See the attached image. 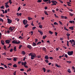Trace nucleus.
Instances as JSON below:
<instances>
[{
	"label": "nucleus",
	"instance_id": "f257e3e1",
	"mask_svg": "<svg viewBox=\"0 0 75 75\" xmlns=\"http://www.w3.org/2000/svg\"><path fill=\"white\" fill-rule=\"evenodd\" d=\"M29 56H31V59H34L35 58L37 57L36 54L34 53H30L28 54Z\"/></svg>",
	"mask_w": 75,
	"mask_h": 75
},
{
	"label": "nucleus",
	"instance_id": "f03ea898",
	"mask_svg": "<svg viewBox=\"0 0 75 75\" xmlns=\"http://www.w3.org/2000/svg\"><path fill=\"white\" fill-rule=\"evenodd\" d=\"M12 42L13 44H18L19 43H20V42L18 41V42L17 40H14L12 41Z\"/></svg>",
	"mask_w": 75,
	"mask_h": 75
},
{
	"label": "nucleus",
	"instance_id": "7ed1b4c3",
	"mask_svg": "<svg viewBox=\"0 0 75 75\" xmlns=\"http://www.w3.org/2000/svg\"><path fill=\"white\" fill-rule=\"evenodd\" d=\"M73 53H74L73 51H69L67 52V54L69 55H72L73 54Z\"/></svg>",
	"mask_w": 75,
	"mask_h": 75
},
{
	"label": "nucleus",
	"instance_id": "20e7f679",
	"mask_svg": "<svg viewBox=\"0 0 75 75\" xmlns=\"http://www.w3.org/2000/svg\"><path fill=\"white\" fill-rule=\"evenodd\" d=\"M23 24L25 25L27 24V21L26 19L24 20L23 21Z\"/></svg>",
	"mask_w": 75,
	"mask_h": 75
},
{
	"label": "nucleus",
	"instance_id": "39448f33",
	"mask_svg": "<svg viewBox=\"0 0 75 75\" xmlns=\"http://www.w3.org/2000/svg\"><path fill=\"white\" fill-rule=\"evenodd\" d=\"M7 20L8 21V23L9 24H11V23L12 22V20L8 18H7Z\"/></svg>",
	"mask_w": 75,
	"mask_h": 75
},
{
	"label": "nucleus",
	"instance_id": "423d86ee",
	"mask_svg": "<svg viewBox=\"0 0 75 75\" xmlns=\"http://www.w3.org/2000/svg\"><path fill=\"white\" fill-rule=\"evenodd\" d=\"M14 29V27H10L9 28V30H11L10 31L12 32V31H13Z\"/></svg>",
	"mask_w": 75,
	"mask_h": 75
},
{
	"label": "nucleus",
	"instance_id": "0eeeda50",
	"mask_svg": "<svg viewBox=\"0 0 75 75\" xmlns=\"http://www.w3.org/2000/svg\"><path fill=\"white\" fill-rule=\"evenodd\" d=\"M27 48H29V50H31V48H32V47L30 45H28L27 46Z\"/></svg>",
	"mask_w": 75,
	"mask_h": 75
},
{
	"label": "nucleus",
	"instance_id": "6e6552de",
	"mask_svg": "<svg viewBox=\"0 0 75 75\" xmlns=\"http://www.w3.org/2000/svg\"><path fill=\"white\" fill-rule=\"evenodd\" d=\"M5 42L6 43V44H10V40H6Z\"/></svg>",
	"mask_w": 75,
	"mask_h": 75
},
{
	"label": "nucleus",
	"instance_id": "1a4fd4ad",
	"mask_svg": "<svg viewBox=\"0 0 75 75\" xmlns=\"http://www.w3.org/2000/svg\"><path fill=\"white\" fill-rule=\"evenodd\" d=\"M21 14H22V13H20L19 14L18 13H16V15H17V16H21Z\"/></svg>",
	"mask_w": 75,
	"mask_h": 75
},
{
	"label": "nucleus",
	"instance_id": "9d476101",
	"mask_svg": "<svg viewBox=\"0 0 75 75\" xmlns=\"http://www.w3.org/2000/svg\"><path fill=\"white\" fill-rule=\"evenodd\" d=\"M44 58L45 59H49V57H48V55L45 56Z\"/></svg>",
	"mask_w": 75,
	"mask_h": 75
},
{
	"label": "nucleus",
	"instance_id": "9b49d317",
	"mask_svg": "<svg viewBox=\"0 0 75 75\" xmlns=\"http://www.w3.org/2000/svg\"><path fill=\"white\" fill-rule=\"evenodd\" d=\"M51 2L52 3H57V2L56 1H51Z\"/></svg>",
	"mask_w": 75,
	"mask_h": 75
},
{
	"label": "nucleus",
	"instance_id": "f8f14e48",
	"mask_svg": "<svg viewBox=\"0 0 75 75\" xmlns=\"http://www.w3.org/2000/svg\"><path fill=\"white\" fill-rule=\"evenodd\" d=\"M69 28V29H70V30H74V27L71 26V27H70Z\"/></svg>",
	"mask_w": 75,
	"mask_h": 75
},
{
	"label": "nucleus",
	"instance_id": "ddd939ff",
	"mask_svg": "<svg viewBox=\"0 0 75 75\" xmlns=\"http://www.w3.org/2000/svg\"><path fill=\"white\" fill-rule=\"evenodd\" d=\"M1 43L2 45H4V42L3 40H1Z\"/></svg>",
	"mask_w": 75,
	"mask_h": 75
},
{
	"label": "nucleus",
	"instance_id": "4468645a",
	"mask_svg": "<svg viewBox=\"0 0 75 75\" xmlns=\"http://www.w3.org/2000/svg\"><path fill=\"white\" fill-rule=\"evenodd\" d=\"M22 54L23 55H25V52L24 51H22Z\"/></svg>",
	"mask_w": 75,
	"mask_h": 75
},
{
	"label": "nucleus",
	"instance_id": "2eb2a0df",
	"mask_svg": "<svg viewBox=\"0 0 75 75\" xmlns=\"http://www.w3.org/2000/svg\"><path fill=\"white\" fill-rule=\"evenodd\" d=\"M67 72H69V73H71V71L70 69H68Z\"/></svg>",
	"mask_w": 75,
	"mask_h": 75
},
{
	"label": "nucleus",
	"instance_id": "dca6fc26",
	"mask_svg": "<svg viewBox=\"0 0 75 75\" xmlns=\"http://www.w3.org/2000/svg\"><path fill=\"white\" fill-rule=\"evenodd\" d=\"M44 13L46 15H47V16H48V13H47V11H44Z\"/></svg>",
	"mask_w": 75,
	"mask_h": 75
},
{
	"label": "nucleus",
	"instance_id": "f3484780",
	"mask_svg": "<svg viewBox=\"0 0 75 75\" xmlns=\"http://www.w3.org/2000/svg\"><path fill=\"white\" fill-rule=\"evenodd\" d=\"M13 50H14V51H17L16 46H15V47H14Z\"/></svg>",
	"mask_w": 75,
	"mask_h": 75
},
{
	"label": "nucleus",
	"instance_id": "a211bd4d",
	"mask_svg": "<svg viewBox=\"0 0 75 75\" xmlns=\"http://www.w3.org/2000/svg\"><path fill=\"white\" fill-rule=\"evenodd\" d=\"M13 67L14 68H17V66L16 64H15L14 65H13Z\"/></svg>",
	"mask_w": 75,
	"mask_h": 75
},
{
	"label": "nucleus",
	"instance_id": "6ab92c4d",
	"mask_svg": "<svg viewBox=\"0 0 75 75\" xmlns=\"http://www.w3.org/2000/svg\"><path fill=\"white\" fill-rule=\"evenodd\" d=\"M42 50L44 51H45V52L46 51V48H45V47H43L42 48Z\"/></svg>",
	"mask_w": 75,
	"mask_h": 75
},
{
	"label": "nucleus",
	"instance_id": "aec40b11",
	"mask_svg": "<svg viewBox=\"0 0 75 75\" xmlns=\"http://www.w3.org/2000/svg\"><path fill=\"white\" fill-rule=\"evenodd\" d=\"M46 37H47L46 35H45V36H43L42 38L43 39H44V40H45V38H46Z\"/></svg>",
	"mask_w": 75,
	"mask_h": 75
},
{
	"label": "nucleus",
	"instance_id": "412c9836",
	"mask_svg": "<svg viewBox=\"0 0 75 75\" xmlns=\"http://www.w3.org/2000/svg\"><path fill=\"white\" fill-rule=\"evenodd\" d=\"M5 6L6 8H8V7H9V6L8 5V4H5Z\"/></svg>",
	"mask_w": 75,
	"mask_h": 75
},
{
	"label": "nucleus",
	"instance_id": "4be33fe9",
	"mask_svg": "<svg viewBox=\"0 0 75 75\" xmlns=\"http://www.w3.org/2000/svg\"><path fill=\"white\" fill-rule=\"evenodd\" d=\"M70 34H69V33H67V37H69V36H70Z\"/></svg>",
	"mask_w": 75,
	"mask_h": 75
},
{
	"label": "nucleus",
	"instance_id": "5701e85b",
	"mask_svg": "<svg viewBox=\"0 0 75 75\" xmlns=\"http://www.w3.org/2000/svg\"><path fill=\"white\" fill-rule=\"evenodd\" d=\"M56 65L57 67L58 68H61V66L60 65L58 66V64H56Z\"/></svg>",
	"mask_w": 75,
	"mask_h": 75
},
{
	"label": "nucleus",
	"instance_id": "b1692460",
	"mask_svg": "<svg viewBox=\"0 0 75 75\" xmlns=\"http://www.w3.org/2000/svg\"><path fill=\"white\" fill-rule=\"evenodd\" d=\"M4 49V50H6V45H4L3 47Z\"/></svg>",
	"mask_w": 75,
	"mask_h": 75
},
{
	"label": "nucleus",
	"instance_id": "393cba45",
	"mask_svg": "<svg viewBox=\"0 0 75 75\" xmlns=\"http://www.w3.org/2000/svg\"><path fill=\"white\" fill-rule=\"evenodd\" d=\"M33 46H36V43H35L34 42H33Z\"/></svg>",
	"mask_w": 75,
	"mask_h": 75
},
{
	"label": "nucleus",
	"instance_id": "a878e982",
	"mask_svg": "<svg viewBox=\"0 0 75 75\" xmlns=\"http://www.w3.org/2000/svg\"><path fill=\"white\" fill-rule=\"evenodd\" d=\"M43 71H44V72H45V71H46V69H45V68H43Z\"/></svg>",
	"mask_w": 75,
	"mask_h": 75
},
{
	"label": "nucleus",
	"instance_id": "bb28decb",
	"mask_svg": "<svg viewBox=\"0 0 75 75\" xmlns=\"http://www.w3.org/2000/svg\"><path fill=\"white\" fill-rule=\"evenodd\" d=\"M39 27L40 28H42V26L41 25H39Z\"/></svg>",
	"mask_w": 75,
	"mask_h": 75
},
{
	"label": "nucleus",
	"instance_id": "cd10ccee",
	"mask_svg": "<svg viewBox=\"0 0 75 75\" xmlns=\"http://www.w3.org/2000/svg\"><path fill=\"white\" fill-rule=\"evenodd\" d=\"M4 6H1V7L0 8H1V9H4Z\"/></svg>",
	"mask_w": 75,
	"mask_h": 75
},
{
	"label": "nucleus",
	"instance_id": "c85d7f7f",
	"mask_svg": "<svg viewBox=\"0 0 75 75\" xmlns=\"http://www.w3.org/2000/svg\"><path fill=\"white\" fill-rule=\"evenodd\" d=\"M28 18V20H29V21L31 20H33V18H32L29 17Z\"/></svg>",
	"mask_w": 75,
	"mask_h": 75
},
{
	"label": "nucleus",
	"instance_id": "c756f323",
	"mask_svg": "<svg viewBox=\"0 0 75 75\" xmlns=\"http://www.w3.org/2000/svg\"><path fill=\"white\" fill-rule=\"evenodd\" d=\"M42 1V0H38L37 1L38 3H41Z\"/></svg>",
	"mask_w": 75,
	"mask_h": 75
},
{
	"label": "nucleus",
	"instance_id": "7c9ffc66",
	"mask_svg": "<svg viewBox=\"0 0 75 75\" xmlns=\"http://www.w3.org/2000/svg\"><path fill=\"white\" fill-rule=\"evenodd\" d=\"M40 33L41 34V35H42V34H43V33L42 32V31H40Z\"/></svg>",
	"mask_w": 75,
	"mask_h": 75
},
{
	"label": "nucleus",
	"instance_id": "2f4dec72",
	"mask_svg": "<svg viewBox=\"0 0 75 75\" xmlns=\"http://www.w3.org/2000/svg\"><path fill=\"white\" fill-rule=\"evenodd\" d=\"M64 29L65 30H66L67 31H69V30L67 29V28H66V27H64Z\"/></svg>",
	"mask_w": 75,
	"mask_h": 75
},
{
	"label": "nucleus",
	"instance_id": "473e14b6",
	"mask_svg": "<svg viewBox=\"0 0 75 75\" xmlns=\"http://www.w3.org/2000/svg\"><path fill=\"white\" fill-rule=\"evenodd\" d=\"M45 61L46 62V63H48V59L45 60Z\"/></svg>",
	"mask_w": 75,
	"mask_h": 75
},
{
	"label": "nucleus",
	"instance_id": "72a5a7b5",
	"mask_svg": "<svg viewBox=\"0 0 75 75\" xmlns=\"http://www.w3.org/2000/svg\"><path fill=\"white\" fill-rule=\"evenodd\" d=\"M31 68H29V69L27 70V72H29V71H31Z\"/></svg>",
	"mask_w": 75,
	"mask_h": 75
},
{
	"label": "nucleus",
	"instance_id": "f704fd0d",
	"mask_svg": "<svg viewBox=\"0 0 75 75\" xmlns=\"http://www.w3.org/2000/svg\"><path fill=\"white\" fill-rule=\"evenodd\" d=\"M39 44H41V42H38L37 44V45H38Z\"/></svg>",
	"mask_w": 75,
	"mask_h": 75
},
{
	"label": "nucleus",
	"instance_id": "c9c22d12",
	"mask_svg": "<svg viewBox=\"0 0 75 75\" xmlns=\"http://www.w3.org/2000/svg\"><path fill=\"white\" fill-rule=\"evenodd\" d=\"M26 64H27V62H25L24 63H23V65H26Z\"/></svg>",
	"mask_w": 75,
	"mask_h": 75
},
{
	"label": "nucleus",
	"instance_id": "e433bc0d",
	"mask_svg": "<svg viewBox=\"0 0 75 75\" xmlns=\"http://www.w3.org/2000/svg\"><path fill=\"white\" fill-rule=\"evenodd\" d=\"M64 57H66V58H68V55L67 54H65L64 55Z\"/></svg>",
	"mask_w": 75,
	"mask_h": 75
},
{
	"label": "nucleus",
	"instance_id": "4c0bfd02",
	"mask_svg": "<svg viewBox=\"0 0 75 75\" xmlns=\"http://www.w3.org/2000/svg\"><path fill=\"white\" fill-rule=\"evenodd\" d=\"M67 45L68 47H69V41H67Z\"/></svg>",
	"mask_w": 75,
	"mask_h": 75
},
{
	"label": "nucleus",
	"instance_id": "58836bf2",
	"mask_svg": "<svg viewBox=\"0 0 75 75\" xmlns=\"http://www.w3.org/2000/svg\"><path fill=\"white\" fill-rule=\"evenodd\" d=\"M49 33H50V34H53V33L52 32H51V31H49Z\"/></svg>",
	"mask_w": 75,
	"mask_h": 75
},
{
	"label": "nucleus",
	"instance_id": "ea45409f",
	"mask_svg": "<svg viewBox=\"0 0 75 75\" xmlns=\"http://www.w3.org/2000/svg\"><path fill=\"white\" fill-rule=\"evenodd\" d=\"M4 68H8L7 67V65H4Z\"/></svg>",
	"mask_w": 75,
	"mask_h": 75
},
{
	"label": "nucleus",
	"instance_id": "a19ab883",
	"mask_svg": "<svg viewBox=\"0 0 75 75\" xmlns=\"http://www.w3.org/2000/svg\"><path fill=\"white\" fill-rule=\"evenodd\" d=\"M54 25H58V23L56 22L54 23Z\"/></svg>",
	"mask_w": 75,
	"mask_h": 75
},
{
	"label": "nucleus",
	"instance_id": "79ce46f5",
	"mask_svg": "<svg viewBox=\"0 0 75 75\" xmlns=\"http://www.w3.org/2000/svg\"><path fill=\"white\" fill-rule=\"evenodd\" d=\"M22 47V45H20L19 47H18L19 49H21V48Z\"/></svg>",
	"mask_w": 75,
	"mask_h": 75
},
{
	"label": "nucleus",
	"instance_id": "37998d69",
	"mask_svg": "<svg viewBox=\"0 0 75 75\" xmlns=\"http://www.w3.org/2000/svg\"><path fill=\"white\" fill-rule=\"evenodd\" d=\"M59 24H61V25H62V22H61V21H59Z\"/></svg>",
	"mask_w": 75,
	"mask_h": 75
},
{
	"label": "nucleus",
	"instance_id": "c03bdc74",
	"mask_svg": "<svg viewBox=\"0 0 75 75\" xmlns=\"http://www.w3.org/2000/svg\"><path fill=\"white\" fill-rule=\"evenodd\" d=\"M13 60L14 61H15V62H16V57H15L13 59Z\"/></svg>",
	"mask_w": 75,
	"mask_h": 75
},
{
	"label": "nucleus",
	"instance_id": "a18cd8bd",
	"mask_svg": "<svg viewBox=\"0 0 75 75\" xmlns=\"http://www.w3.org/2000/svg\"><path fill=\"white\" fill-rule=\"evenodd\" d=\"M69 15H70V16H73V14H72V13H70Z\"/></svg>",
	"mask_w": 75,
	"mask_h": 75
},
{
	"label": "nucleus",
	"instance_id": "49530a36",
	"mask_svg": "<svg viewBox=\"0 0 75 75\" xmlns=\"http://www.w3.org/2000/svg\"><path fill=\"white\" fill-rule=\"evenodd\" d=\"M21 9V8L20 7V6L19 7H18V11H19V10H20Z\"/></svg>",
	"mask_w": 75,
	"mask_h": 75
},
{
	"label": "nucleus",
	"instance_id": "de8ad7c7",
	"mask_svg": "<svg viewBox=\"0 0 75 75\" xmlns=\"http://www.w3.org/2000/svg\"><path fill=\"white\" fill-rule=\"evenodd\" d=\"M48 3L49 4H50L51 3V0H48Z\"/></svg>",
	"mask_w": 75,
	"mask_h": 75
},
{
	"label": "nucleus",
	"instance_id": "09e8293b",
	"mask_svg": "<svg viewBox=\"0 0 75 75\" xmlns=\"http://www.w3.org/2000/svg\"><path fill=\"white\" fill-rule=\"evenodd\" d=\"M0 21L3 22V19H2L1 18H0Z\"/></svg>",
	"mask_w": 75,
	"mask_h": 75
},
{
	"label": "nucleus",
	"instance_id": "8fccbe9b",
	"mask_svg": "<svg viewBox=\"0 0 75 75\" xmlns=\"http://www.w3.org/2000/svg\"><path fill=\"white\" fill-rule=\"evenodd\" d=\"M2 55H6V52H4L2 54Z\"/></svg>",
	"mask_w": 75,
	"mask_h": 75
},
{
	"label": "nucleus",
	"instance_id": "3c124183",
	"mask_svg": "<svg viewBox=\"0 0 75 75\" xmlns=\"http://www.w3.org/2000/svg\"><path fill=\"white\" fill-rule=\"evenodd\" d=\"M16 71H15L13 73V74L14 75H16Z\"/></svg>",
	"mask_w": 75,
	"mask_h": 75
},
{
	"label": "nucleus",
	"instance_id": "603ef678",
	"mask_svg": "<svg viewBox=\"0 0 75 75\" xmlns=\"http://www.w3.org/2000/svg\"><path fill=\"white\" fill-rule=\"evenodd\" d=\"M72 69L73 70H75V67L74 66H73L72 67Z\"/></svg>",
	"mask_w": 75,
	"mask_h": 75
},
{
	"label": "nucleus",
	"instance_id": "864d4df0",
	"mask_svg": "<svg viewBox=\"0 0 75 75\" xmlns=\"http://www.w3.org/2000/svg\"><path fill=\"white\" fill-rule=\"evenodd\" d=\"M54 16L55 17H56V18H57V17H58V16H57V15H56V14H54Z\"/></svg>",
	"mask_w": 75,
	"mask_h": 75
},
{
	"label": "nucleus",
	"instance_id": "5fc2aeb1",
	"mask_svg": "<svg viewBox=\"0 0 75 75\" xmlns=\"http://www.w3.org/2000/svg\"><path fill=\"white\" fill-rule=\"evenodd\" d=\"M38 42V39H35V42Z\"/></svg>",
	"mask_w": 75,
	"mask_h": 75
},
{
	"label": "nucleus",
	"instance_id": "6e6d98bb",
	"mask_svg": "<svg viewBox=\"0 0 75 75\" xmlns=\"http://www.w3.org/2000/svg\"><path fill=\"white\" fill-rule=\"evenodd\" d=\"M7 59L8 60H10V61H11V58H7Z\"/></svg>",
	"mask_w": 75,
	"mask_h": 75
},
{
	"label": "nucleus",
	"instance_id": "4d7b16f0",
	"mask_svg": "<svg viewBox=\"0 0 75 75\" xmlns=\"http://www.w3.org/2000/svg\"><path fill=\"white\" fill-rule=\"evenodd\" d=\"M49 59H53V58H52V57H49Z\"/></svg>",
	"mask_w": 75,
	"mask_h": 75
},
{
	"label": "nucleus",
	"instance_id": "13d9d810",
	"mask_svg": "<svg viewBox=\"0 0 75 75\" xmlns=\"http://www.w3.org/2000/svg\"><path fill=\"white\" fill-rule=\"evenodd\" d=\"M20 71H24V70L23 69H20Z\"/></svg>",
	"mask_w": 75,
	"mask_h": 75
},
{
	"label": "nucleus",
	"instance_id": "bf43d9fd",
	"mask_svg": "<svg viewBox=\"0 0 75 75\" xmlns=\"http://www.w3.org/2000/svg\"><path fill=\"white\" fill-rule=\"evenodd\" d=\"M43 1L44 2H47V1H48V0H43Z\"/></svg>",
	"mask_w": 75,
	"mask_h": 75
},
{
	"label": "nucleus",
	"instance_id": "052dcab7",
	"mask_svg": "<svg viewBox=\"0 0 75 75\" xmlns=\"http://www.w3.org/2000/svg\"><path fill=\"white\" fill-rule=\"evenodd\" d=\"M53 5H56V4L54 3V4H52L51 5V6H52Z\"/></svg>",
	"mask_w": 75,
	"mask_h": 75
},
{
	"label": "nucleus",
	"instance_id": "680f3d73",
	"mask_svg": "<svg viewBox=\"0 0 75 75\" xmlns=\"http://www.w3.org/2000/svg\"><path fill=\"white\" fill-rule=\"evenodd\" d=\"M47 8H48V7H47V6H45V10H47Z\"/></svg>",
	"mask_w": 75,
	"mask_h": 75
},
{
	"label": "nucleus",
	"instance_id": "e2e57ef3",
	"mask_svg": "<svg viewBox=\"0 0 75 75\" xmlns=\"http://www.w3.org/2000/svg\"><path fill=\"white\" fill-rule=\"evenodd\" d=\"M5 13H7V10L6 9L5 11Z\"/></svg>",
	"mask_w": 75,
	"mask_h": 75
},
{
	"label": "nucleus",
	"instance_id": "0e129e2a",
	"mask_svg": "<svg viewBox=\"0 0 75 75\" xmlns=\"http://www.w3.org/2000/svg\"><path fill=\"white\" fill-rule=\"evenodd\" d=\"M0 69H4V68L2 67H0Z\"/></svg>",
	"mask_w": 75,
	"mask_h": 75
},
{
	"label": "nucleus",
	"instance_id": "69168bd1",
	"mask_svg": "<svg viewBox=\"0 0 75 75\" xmlns=\"http://www.w3.org/2000/svg\"><path fill=\"white\" fill-rule=\"evenodd\" d=\"M35 28H36V27L35 26L33 27L32 28V30H34Z\"/></svg>",
	"mask_w": 75,
	"mask_h": 75
},
{
	"label": "nucleus",
	"instance_id": "338daca9",
	"mask_svg": "<svg viewBox=\"0 0 75 75\" xmlns=\"http://www.w3.org/2000/svg\"><path fill=\"white\" fill-rule=\"evenodd\" d=\"M13 49H11L10 50V52H12L13 51Z\"/></svg>",
	"mask_w": 75,
	"mask_h": 75
},
{
	"label": "nucleus",
	"instance_id": "774afa93",
	"mask_svg": "<svg viewBox=\"0 0 75 75\" xmlns=\"http://www.w3.org/2000/svg\"><path fill=\"white\" fill-rule=\"evenodd\" d=\"M69 23H73V21H69Z\"/></svg>",
	"mask_w": 75,
	"mask_h": 75
}]
</instances>
